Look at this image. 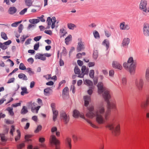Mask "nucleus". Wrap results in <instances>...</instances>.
<instances>
[{
  "label": "nucleus",
  "mask_w": 149,
  "mask_h": 149,
  "mask_svg": "<svg viewBox=\"0 0 149 149\" xmlns=\"http://www.w3.org/2000/svg\"><path fill=\"white\" fill-rule=\"evenodd\" d=\"M35 58L36 59H39L42 61H45L46 59V58L44 55L40 54H36Z\"/></svg>",
  "instance_id": "nucleus-20"
},
{
  "label": "nucleus",
  "mask_w": 149,
  "mask_h": 149,
  "mask_svg": "<svg viewBox=\"0 0 149 149\" xmlns=\"http://www.w3.org/2000/svg\"><path fill=\"white\" fill-rule=\"evenodd\" d=\"M19 68L20 70H24L26 69V67L22 63H20L19 67Z\"/></svg>",
  "instance_id": "nucleus-41"
},
{
  "label": "nucleus",
  "mask_w": 149,
  "mask_h": 149,
  "mask_svg": "<svg viewBox=\"0 0 149 149\" xmlns=\"http://www.w3.org/2000/svg\"><path fill=\"white\" fill-rule=\"evenodd\" d=\"M143 35L146 36L149 35V24L144 23L143 25Z\"/></svg>",
  "instance_id": "nucleus-8"
},
{
  "label": "nucleus",
  "mask_w": 149,
  "mask_h": 149,
  "mask_svg": "<svg viewBox=\"0 0 149 149\" xmlns=\"http://www.w3.org/2000/svg\"><path fill=\"white\" fill-rule=\"evenodd\" d=\"M44 94L46 96L49 95V94L52 92V89L49 88H47L44 90Z\"/></svg>",
  "instance_id": "nucleus-22"
},
{
  "label": "nucleus",
  "mask_w": 149,
  "mask_h": 149,
  "mask_svg": "<svg viewBox=\"0 0 149 149\" xmlns=\"http://www.w3.org/2000/svg\"><path fill=\"white\" fill-rule=\"evenodd\" d=\"M1 38L5 40H6L8 39L6 34L4 32H1Z\"/></svg>",
  "instance_id": "nucleus-40"
},
{
  "label": "nucleus",
  "mask_w": 149,
  "mask_h": 149,
  "mask_svg": "<svg viewBox=\"0 0 149 149\" xmlns=\"http://www.w3.org/2000/svg\"><path fill=\"white\" fill-rule=\"evenodd\" d=\"M75 88L74 85H72L70 87V90H72V92L73 93H74L75 92Z\"/></svg>",
  "instance_id": "nucleus-63"
},
{
  "label": "nucleus",
  "mask_w": 149,
  "mask_h": 149,
  "mask_svg": "<svg viewBox=\"0 0 149 149\" xmlns=\"http://www.w3.org/2000/svg\"><path fill=\"white\" fill-rule=\"evenodd\" d=\"M145 78L146 81L149 82V68H147L146 70Z\"/></svg>",
  "instance_id": "nucleus-27"
},
{
  "label": "nucleus",
  "mask_w": 149,
  "mask_h": 149,
  "mask_svg": "<svg viewBox=\"0 0 149 149\" xmlns=\"http://www.w3.org/2000/svg\"><path fill=\"white\" fill-rule=\"evenodd\" d=\"M0 47L3 50H5L7 48V47L4 44V43H3L1 42H0Z\"/></svg>",
  "instance_id": "nucleus-46"
},
{
  "label": "nucleus",
  "mask_w": 149,
  "mask_h": 149,
  "mask_svg": "<svg viewBox=\"0 0 149 149\" xmlns=\"http://www.w3.org/2000/svg\"><path fill=\"white\" fill-rule=\"evenodd\" d=\"M72 36L71 35L68 36L65 39V42L66 45H68L69 42L72 40Z\"/></svg>",
  "instance_id": "nucleus-32"
},
{
  "label": "nucleus",
  "mask_w": 149,
  "mask_h": 149,
  "mask_svg": "<svg viewBox=\"0 0 149 149\" xmlns=\"http://www.w3.org/2000/svg\"><path fill=\"white\" fill-rule=\"evenodd\" d=\"M60 33L63 34L62 36L63 37L67 33L66 31L63 28L61 29L60 30Z\"/></svg>",
  "instance_id": "nucleus-44"
},
{
  "label": "nucleus",
  "mask_w": 149,
  "mask_h": 149,
  "mask_svg": "<svg viewBox=\"0 0 149 149\" xmlns=\"http://www.w3.org/2000/svg\"><path fill=\"white\" fill-rule=\"evenodd\" d=\"M84 84L88 86H91L93 85V82L91 80L88 79H86L84 81Z\"/></svg>",
  "instance_id": "nucleus-28"
},
{
  "label": "nucleus",
  "mask_w": 149,
  "mask_h": 149,
  "mask_svg": "<svg viewBox=\"0 0 149 149\" xmlns=\"http://www.w3.org/2000/svg\"><path fill=\"white\" fill-rule=\"evenodd\" d=\"M130 41V39L128 38H124L122 41V45L124 47L128 46Z\"/></svg>",
  "instance_id": "nucleus-17"
},
{
  "label": "nucleus",
  "mask_w": 149,
  "mask_h": 149,
  "mask_svg": "<svg viewBox=\"0 0 149 149\" xmlns=\"http://www.w3.org/2000/svg\"><path fill=\"white\" fill-rule=\"evenodd\" d=\"M98 56V53L97 50H94L93 53V57L94 60H96Z\"/></svg>",
  "instance_id": "nucleus-29"
},
{
  "label": "nucleus",
  "mask_w": 149,
  "mask_h": 149,
  "mask_svg": "<svg viewBox=\"0 0 149 149\" xmlns=\"http://www.w3.org/2000/svg\"><path fill=\"white\" fill-rule=\"evenodd\" d=\"M67 26L69 29L72 30H74L76 27L75 24L71 23H68L67 24Z\"/></svg>",
  "instance_id": "nucleus-31"
},
{
  "label": "nucleus",
  "mask_w": 149,
  "mask_h": 149,
  "mask_svg": "<svg viewBox=\"0 0 149 149\" xmlns=\"http://www.w3.org/2000/svg\"><path fill=\"white\" fill-rule=\"evenodd\" d=\"M102 44L106 47L107 50L108 49L109 46V42L108 40L107 39L104 40L102 42Z\"/></svg>",
  "instance_id": "nucleus-23"
},
{
  "label": "nucleus",
  "mask_w": 149,
  "mask_h": 149,
  "mask_svg": "<svg viewBox=\"0 0 149 149\" xmlns=\"http://www.w3.org/2000/svg\"><path fill=\"white\" fill-rule=\"evenodd\" d=\"M69 94V89L67 87H65L63 91V95L68 96Z\"/></svg>",
  "instance_id": "nucleus-25"
},
{
  "label": "nucleus",
  "mask_w": 149,
  "mask_h": 149,
  "mask_svg": "<svg viewBox=\"0 0 149 149\" xmlns=\"http://www.w3.org/2000/svg\"><path fill=\"white\" fill-rule=\"evenodd\" d=\"M61 55L65 56L67 54V52L65 48L63 47V48L62 52L61 53Z\"/></svg>",
  "instance_id": "nucleus-39"
},
{
  "label": "nucleus",
  "mask_w": 149,
  "mask_h": 149,
  "mask_svg": "<svg viewBox=\"0 0 149 149\" xmlns=\"http://www.w3.org/2000/svg\"><path fill=\"white\" fill-rule=\"evenodd\" d=\"M60 119L65 124H67L69 122L70 120L69 115L65 111H61L60 112Z\"/></svg>",
  "instance_id": "nucleus-5"
},
{
  "label": "nucleus",
  "mask_w": 149,
  "mask_h": 149,
  "mask_svg": "<svg viewBox=\"0 0 149 149\" xmlns=\"http://www.w3.org/2000/svg\"><path fill=\"white\" fill-rule=\"evenodd\" d=\"M112 66L115 68L121 70L122 68V66L116 61H113L112 63Z\"/></svg>",
  "instance_id": "nucleus-15"
},
{
  "label": "nucleus",
  "mask_w": 149,
  "mask_h": 149,
  "mask_svg": "<svg viewBox=\"0 0 149 149\" xmlns=\"http://www.w3.org/2000/svg\"><path fill=\"white\" fill-rule=\"evenodd\" d=\"M147 0H141L139 4V9L142 11L143 14L145 15H146L149 13V6L147 7Z\"/></svg>",
  "instance_id": "nucleus-3"
},
{
  "label": "nucleus",
  "mask_w": 149,
  "mask_h": 149,
  "mask_svg": "<svg viewBox=\"0 0 149 149\" xmlns=\"http://www.w3.org/2000/svg\"><path fill=\"white\" fill-rule=\"evenodd\" d=\"M42 129V126L40 125H39L38 126L36 129L35 130L34 132L35 133L38 132Z\"/></svg>",
  "instance_id": "nucleus-50"
},
{
  "label": "nucleus",
  "mask_w": 149,
  "mask_h": 149,
  "mask_svg": "<svg viewBox=\"0 0 149 149\" xmlns=\"http://www.w3.org/2000/svg\"><path fill=\"white\" fill-rule=\"evenodd\" d=\"M104 32L105 35L106 37L108 38L110 36L111 33L109 31H105Z\"/></svg>",
  "instance_id": "nucleus-55"
},
{
  "label": "nucleus",
  "mask_w": 149,
  "mask_h": 149,
  "mask_svg": "<svg viewBox=\"0 0 149 149\" xmlns=\"http://www.w3.org/2000/svg\"><path fill=\"white\" fill-rule=\"evenodd\" d=\"M26 70H27V71L30 74H33L34 73V72L32 71L31 69L30 68H27Z\"/></svg>",
  "instance_id": "nucleus-49"
},
{
  "label": "nucleus",
  "mask_w": 149,
  "mask_h": 149,
  "mask_svg": "<svg viewBox=\"0 0 149 149\" xmlns=\"http://www.w3.org/2000/svg\"><path fill=\"white\" fill-rule=\"evenodd\" d=\"M78 42L77 47V52H79L85 48L84 43L82 41L81 38H79L78 39Z\"/></svg>",
  "instance_id": "nucleus-9"
},
{
  "label": "nucleus",
  "mask_w": 149,
  "mask_h": 149,
  "mask_svg": "<svg viewBox=\"0 0 149 149\" xmlns=\"http://www.w3.org/2000/svg\"><path fill=\"white\" fill-rule=\"evenodd\" d=\"M7 110L8 112L9 115L11 116H13L14 115V113L13 111V108L10 107H8L6 109Z\"/></svg>",
  "instance_id": "nucleus-30"
},
{
  "label": "nucleus",
  "mask_w": 149,
  "mask_h": 149,
  "mask_svg": "<svg viewBox=\"0 0 149 149\" xmlns=\"http://www.w3.org/2000/svg\"><path fill=\"white\" fill-rule=\"evenodd\" d=\"M46 22L47 24V29H49L51 25L52 28L54 29L55 26V24L56 22V18L53 17L52 18L50 17H48L47 18Z\"/></svg>",
  "instance_id": "nucleus-6"
},
{
  "label": "nucleus",
  "mask_w": 149,
  "mask_h": 149,
  "mask_svg": "<svg viewBox=\"0 0 149 149\" xmlns=\"http://www.w3.org/2000/svg\"><path fill=\"white\" fill-rule=\"evenodd\" d=\"M120 28L122 30H129L130 29V26L129 24H125V22H123L120 24Z\"/></svg>",
  "instance_id": "nucleus-12"
},
{
  "label": "nucleus",
  "mask_w": 149,
  "mask_h": 149,
  "mask_svg": "<svg viewBox=\"0 0 149 149\" xmlns=\"http://www.w3.org/2000/svg\"><path fill=\"white\" fill-rule=\"evenodd\" d=\"M15 80V78H12L10 79L7 81V83L9 84L13 82Z\"/></svg>",
  "instance_id": "nucleus-62"
},
{
  "label": "nucleus",
  "mask_w": 149,
  "mask_h": 149,
  "mask_svg": "<svg viewBox=\"0 0 149 149\" xmlns=\"http://www.w3.org/2000/svg\"><path fill=\"white\" fill-rule=\"evenodd\" d=\"M97 87L98 88V91L99 94L102 93V96L105 101L107 102L108 108H110L112 107L114 108L115 107V104L114 101L111 100H110L111 98V95L110 92L105 87H104L103 84L102 82L98 83Z\"/></svg>",
  "instance_id": "nucleus-2"
},
{
  "label": "nucleus",
  "mask_w": 149,
  "mask_h": 149,
  "mask_svg": "<svg viewBox=\"0 0 149 149\" xmlns=\"http://www.w3.org/2000/svg\"><path fill=\"white\" fill-rule=\"evenodd\" d=\"M80 117L81 118H83L88 123H89L90 125L93 128H98V127L96 126L93 123L89 120L88 119L86 118H85L84 115V114H81L79 115Z\"/></svg>",
  "instance_id": "nucleus-13"
},
{
  "label": "nucleus",
  "mask_w": 149,
  "mask_h": 149,
  "mask_svg": "<svg viewBox=\"0 0 149 149\" xmlns=\"http://www.w3.org/2000/svg\"><path fill=\"white\" fill-rule=\"evenodd\" d=\"M19 78L22 79L23 80H27L28 78L23 73H20L18 75Z\"/></svg>",
  "instance_id": "nucleus-24"
},
{
  "label": "nucleus",
  "mask_w": 149,
  "mask_h": 149,
  "mask_svg": "<svg viewBox=\"0 0 149 149\" xmlns=\"http://www.w3.org/2000/svg\"><path fill=\"white\" fill-rule=\"evenodd\" d=\"M81 73L80 75H79L77 77H78L82 78H83L85 74H88L89 72V69L87 68L85 65H83L81 69Z\"/></svg>",
  "instance_id": "nucleus-10"
},
{
  "label": "nucleus",
  "mask_w": 149,
  "mask_h": 149,
  "mask_svg": "<svg viewBox=\"0 0 149 149\" xmlns=\"http://www.w3.org/2000/svg\"><path fill=\"white\" fill-rule=\"evenodd\" d=\"M53 116V121L55 122L57 118L58 115V111L57 110H54L52 111Z\"/></svg>",
  "instance_id": "nucleus-21"
},
{
  "label": "nucleus",
  "mask_w": 149,
  "mask_h": 149,
  "mask_svg": "<svg viewBox=\"0 0 149 149\" xmlns=\"http://www.w3.org/2000/svg\"><path fill=\"white\" fill-rule=\"evenodd\" d=\"M15 130V128L14 126L13 125H12L11 126V128L10 131V133L12 136L13 135V132Z\"/></svg>",
  "instance_id": "nucleus-54"
},
{
  "label": "nucleus",
  "mask_w": 149,
  "mask_h": 149,
  "mask_svg": "<svg viewBox=\"0 0 149 149\" xmlns=\"http://www.w3.org/2000/svg\"><path fill=\"white\" fill-rule=\"evenodd\" d=\"M107 111L105 113V110L103 106H100L94 110V107L93 105H90L87 107L88 111L86 113V116L87 117L92 118L96 116V121L99 124H105L106 127L110 130L112 134L115 136L118 135L120 133V127L119 125H116V121L113 118H111L107 122L109 113L111 109H115L112 107L109 108L107 105Z\"/></svg>",
  "instance_id": "nucleus-1"
},
{
  "label": "nucleus",
  "mask_w": 149,
  "mask_h": 149,
  "mask_svg": "<svg viewBox=\"0 0 149 149\" xmlns=\"http://www.w3.org/2000/svg\"><path fill=\"white\" fill-rule=\"evenodd\" d=\"M0 137L1 138V140L2 141H6L5 136L3 134H0Z\"/></svg>",
  "instance_id": "nucleus-59"
},
{
  "label": "nucleus",
  "mask_w": 149,
  "mask_h": 149,
  "mask_svg": "<svg viewBox=\"0 0 149 149\" xmlns=\"http://www.w3.org/2000/svg\"><path fill=\"white\" fill-rule=\"evenodd\" d=\"M42 38V36H39L35 37L34 38V40L35 41H39Z\"/></svg>",
  "instance_id": "nucleus-56"
},
{
  "label": "nucleus",
  "mask_w": 149,
  "mask_h": 149,
  "mask_svg": "<svg viewBox=\"0 0 149 149\" xmlns=\"http://www.w3.org/2000/svg\"><path fill=\"white\" fill-rule=\"evenodd\" d=\"M129 64L128 63H125L123 64V66L126 69H128Z\"/></svg>",
  "instance_id": "nucleus-61"
},
{
  "label": "nucleus",
  "mask_w": 149,
  "mask_h": 149,
  "mask_svg": "<svg viewBox=\"0 0 149 149\" xmlns=\"http://www.w3.org/2000/svg\"><path fill=\"white\" fill-rule=\"evenodd\" d=\"M23 28V25L22 24H20L18 27V31L19 33L22 32V30Z\"/></svg>",
  "instance_id": "nucleus-48"
},
{
  "label": "nucleus",
  "mask_w": 149,
  "mask_h": 149,
  "mask_svg": "<svg viewBox=\"0 0 149 149\" xmlns=\"http://www.w3.org/2000/svg\"><path fill=\"white\" fill-rule=\"evenodd\" d=\"M29 22L30 23L33 24H36L39 22L40 20L38 19H30Z\"/></svg>",
  "instance_id": "nucleus-36"
},
{
  "label": "nucleus",
  "mask_w": 149,
  "mask_h": 149,
  "mask_svg": "<svg viewBox=\"0 0 149 149\" xmlns=\"http://www.w3.org/2000/svg\"><path fill=\"white\" fill-rule=\"evenodd\" d=\"M136 63H133L129 65L128 69L131 74H134L135 73Z\"/></svg>",
  "instance_id": "nucleus-11"
},
{
  "label": "nucleus",
  "mask_w": 149,
  "mask_h": 149,
  "mask_svg": "<svg viewBox=\"0 0 149 149\" xmlns=\"http://www.w3.org/2000/svg\"><path fill=\"white\" fill-rule=\"evenodd\" d=\"M44 32L49 35H51L52 34V31L50 30H45L44 31Z\"/></svg>",
  "instance_id": "nucleus-64"
},
{
  "label": "nucleus",
  "mask_w": 149,
  "mask_h": 149,
  "mask_svg": "<svg viewBox=\"0 0 149 149\" xmlns=\"http://www.w3.org/2000/svg\"><path fill=\"white\" fill-rule=\"evenodd\" d=\"M134 83L135 86L139 91L142 90L144 84L143 79L142 77L136 79Z\"/></svg>",
  "instance_id": "nucleus-4"
},
{
  "label": "nucleus",
  "mask_w": 149,
  "mask_h": 149,
  "mask_svg": "<svg viewBox=\"0 0 149 149\" xmlns=\"http://www.w3.org/2000/svg\"><path fill=\"white\" fill-rule=\"evenodd\" d=\"M39 42L35 44L34 46V49L35 50H37L39 47Z\"/></svg>",
  "instance_id": "nucleus-57"
},
{
  "label": "nucleus",
  "mask_w": 149,
  "mask_h": 149,
  "mask_svg": "<svg viewBox=\"0 0 149 149\" xmlns=\"http://www.w3.org/2000/svg\"><path fill=\"white\" fill-rule=\"evenodd\" d=\"M27 8H25L23 10H21L19 12V14L20 15H23L26 12H27Z\"/></svg>",
  "instance_id": "nucleus-53"
},
{
  "label": "nucleus",
  "mask_w": 149,
  "mask_h": 149,
  "mask_svg": "<svg viewBox=\"0 0 149 149\" xmlns=\"http://www.w3.org/2000/svg\"><path fill=\"white\" fill-rule=\"evenodd\" d=\"M80 113L79 112L76 110H74L73 111V116L75 118H77L79 116Z\"/></svg>",
  "instance_id": "nucleus-33"
},
{
  "label": "nucleus",
  "mask_w": 149,
  "mask_h": 149,
  "mask_svg": "<svg viewBox=\"0 0 149 149\" xmlns=\"http://www.w3.org/2000/svg\"><path fill=\"white\" fill-rule=\"evenodd\" d=\"M17 11L16 8L13 6L10 7L9 8L8 12L9 14L10 15H13Z\"/></svg>",
  "instance_id": "nucleus-19"
},
{
  "label": "nucleus",
  "mask_w": 149,
  "mask_h": 149,
  "mask_svg": "<svg viewBox=\"0 0 149 149\" xmlns=\"http://www.w3.org/2000/svg\"><path fill=\"white\" fill-rule=\"evenodd\" d=\"M33 1L31 0H25V3L26 5L29 7L31 6L32 4Z\"/></svg>",
  "instance_id": "nucleus-34"
},
{
  "label": "nucleus",
  "mask_w": 149,
  "mask_h": 149,
  "mask_svg": "<svg viewBox=\"0 0 149 149\" xmlns=\"http://www.w3.org/2000/svg\"><path fill=\"white\" fill-rule=\"evenodd\" d=\"M28 111V109L26 107L24 106L21 111V114L24 115L27 113Z\"/></svg>",
  "instance_id": "nucleus-26"
},
{
  "label": "nucleus",
  "mask_w": 149,
  "mask_h": 149,
  "mask_svg": "<svg viewBox=\"0 0 149 149\" xmlns=\"http://www.w3.org/2000/svg\"><path fill=\"white\" fill-rule=\"evenodd\" d=\"M44 15H42L40 17H38V18L42 22H45V20L43 18V17H44Z\"/></svg>",
  "instance_id": "nucleus-52"
},
{
  "label": "nucleus",
  "mask_w": 149,
  "mask_h": 149,
  "mask_svg": "<svg viewBox=\"0 0 149 149\" xmlns=\"http://www.w3.org/2000/svg\"><path fill=\"white\" fill-rule=\"evenodd\" d=\"M21 21L19 22H15L12 24L11 25V26L12 27H16L19 24L21 23Z\"/></svg>",
  "instance_id": "nucleus-45"
},
{
  "label": "nucleus",
  "mask_w": 149,
  "mask_h": 149,
  "mask_svg": "<svg viewBox=\"0 0 149 149\" xmlns=\"http://www.w3.org/2000/svg\"><path fill=\"white\" fill-rule=\"evenodd\" d=\"M149 102V95L147 96L146 101H142L140 103L141 107L144 108Z\"/></svg>",
  "instance_id": "nucleus-18"
},
{
  "label": "nucleus",
  "mask_w": 149,
  "mask_h": 149,
  "mask_svg": "<svg viewBox=\"0 0 149 149\" xmlns=\"http://www.w3.org/2000/svg\"><path fill=\"white\" fill-rule=\"evenodd\" d=\"M84 106L87 107L91 100V97L88 95L85 96L84 97Z\"/></svg>",
  "instance_id": "nucleus-16"
},
{
  "label": "nucleus",
  "mask_w": 149,
  "mask_h": 149,
  "mask_svg": "<svg viewBox=\"0 0 149 149\" xmlns=\"http://www.w3.org/2000/svg\"><path fill=\"white\" fill-rule=\"evenodd\" d=\"M50 141L51 144H54L55 145V149H60L58 145L60 144L59 141L58 140L54 135H52L50 138Z\"/></svg>",
  "instance_id": "nucleus-7"
},
{
  "label": "nucleus",
  "mask_w": 149,
  "mask_h": 149,
  "mask_svg": "<svg viewBox=\"0 0 149 149\" xmlns=\"http://www.w3.org/2000/svg\"><path fill=\"white\" fill-rule=\"evenodd\" d=\"M21 105V103L20 102L16 103L15 104H12L11 106L12 107H16L18 106H20Z\"/></svg>",
  "instance_id": "nucleus-60"
},
{
  "label": "nucleus",
  "mask_w": 149,
  "mask_h": 149,
  "mask_svg": "<svg viewBox=\"0 0 149 149\" xmlns=\"http://www.w3.org/2000/svg\"><path fill=\"white\" fill-rule=\"evenodd\" d=\"M17 132L18 133V134L15 137V140L16 141H17L20 139L21 136L20 133L19 131V130H17Z\"/></svg>",
  "instance_id": "nucleus-37"
},
{
  "label": "nucleus",
  "mask_w": 149,
  "mask_h": 149,
  "mask_svg": "<svg viewBox=\"0 0 149 149\" xmlns=\"http://www.w3.org/2000/svg\"><path fill=\"white\" fill-rule=\"evenodd\" d=\"M93 34L95 38L99 39L100 38V35L97 31H95V32H93Z\"/></svg>",
  "instance_id": "nucleus-38"
},
{
  "label": "nucleus",
  "mask_w": 149,
  "mask_h": 149,
  "mask_svg": "<svg viewBox=\"0 0 149 149\" xmlns=\"http://www.w3.org/2000/svg\"><path fill=\"white\" fill-rule=\"evenodd\" d=\"M94 71L93 70H91L90 71L89 75L91 78H93L94 77Z\"/></svg>",
  "instance_id": "nucleus-42"
},
{
  "label": "nucleus",
  "mask_w": 149,
  "mask_h": 149,
  "mask_svg": "<svg viewBox=\"0 0 149 149\" xmlns=\"http://www.w3.org/2000/svg\"><path fill=\"white\" fill-rule=\"evenodd\" d=\"M65 144L66 146L68 148L71 149L72 147L71 139L69 137H67L65 139Z\"/></svg>",
  "instance_id": "nucleus-14"
},
{
  "label": "nucleus",
  "mask_w": 149,
  "mask_h": 149,
  "mask_svg": "<svg viewBox=\"0 0 149 149\" xmlns=\"http://www.w3.org/2000/svg\"><path fill=\"white\" fill-rule=\"evenodd\" d=\"M57 131V128L56 127H53L51 129V131L52 134H54V132H56Z\"/></svg>",
  "instance_id": "nucleus-58"
},
{
  "label": "nucleus",
  "mask_w": 149,
  "mask_h": 149,
  "mask_svg": "<svg viewBox=\"0 0 149 149\" xmlns=\"http://www.w3.org/2000/svg\"><path fill=\"white\" fill-rule=\"evenodd\" d=\"M121 82L123 86H125L127 83V79L126 78L123 77L122 79Z\"/></svg>",
  "instance_id": "nucleus-47"
},
{
  "label": "nucleus",
  "mask_w": 149,
  "mask_h": 149,
  "mask_svg": "<svg viewBox=\"0 0 149 149\" xmlns=\"http://www.w3.org/2000/svg\"><path fill=\"white\" fill-rule=\"evenodd\" d=\"M127 63H129V64L132 63H136L135 61H134L133 60V57H130L128 61H127Z\"/></svg>",
  "instance_id": "nucleus-43"
},
{
  "label": "nucleus",
  "mask_w": 149,
  "mask_h": 149,
  "mask_svg": "<svg viewBox=\"0 0 149 149\" xmlns=\"http://www.w3.org/2000/svg\"><path fill=\"white\" fill-rule=\"evenodd\" d=\"M31 137V135H26L25 136V139L26 141H31V140L29 139Z\"/></svg>",
  "instance_id": "nucleus-51"
},
{
  "label": "nucleus",
  "mask_w": 149,
  "mask_h": 149,
  "mask_svg": "<svg viewBox=\"0 0 149 149\" xmlns=\"http://www.w3.org/2000/svg\"><path fill=\"white\" fill-rule=\"evenodd\" d=\"M74 71L76 74H78L79 75L81 74V70L77 66H76L75 67Z\"/></svg>",
  "instance_id": "nucleus-35"
}]
</instances>
